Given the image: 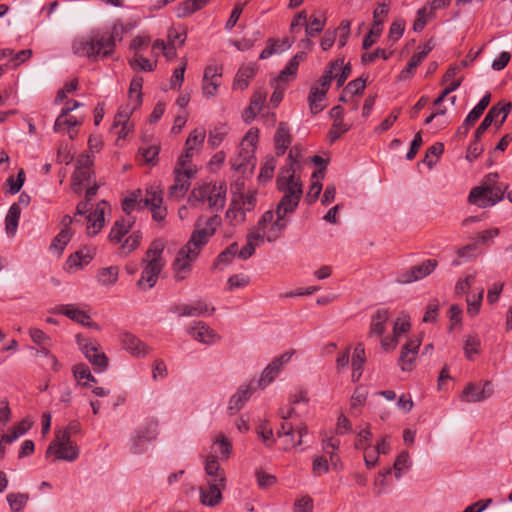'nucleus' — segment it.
<instances>
[{
	"label": "nucleus",
	"instance_id": "f257e3e1",
	"mask_svg": "<svg viewBox=\"0 0 512 512\" xmlns=\"http://www.w3.org/2000/svg\"><path fill=\"white\" fill-rule=\"evenodd\" d=\"M124 32L120 20L114 21L109 27L93 29L89 37L73 41V52L91 61L109 58L114 54L117 42L122 41Z\"/></svg>",
	"mask_w": 512,
	"mask_h": 512
},
{
	"label": "nucleus",
	"instance_id": "f03ea898",
	"mask_svg": "<svg viewBox=\"0 0 512 512\" xmlns=\"http://www.w3.org/2000/svg\"><path fill=\"white\" fill-rule=\"evenodd\" d=\"M505 189L498 185V174L490 173L483 178L479 186L470 190L468 202L479 208L494 206L503 199Z\"/></svg>",
	"mask_w": 512,
	"mask_h": 512
},
{
	"label": "nucleus",
	"instance_id": "7ed1b4c3",
	"mask_svg": "<svg viewBox=\"0 0 512 512\" xmlns=\"http://www.w3.org/2000/svg\"><path fill=\"white\" fill-rule=\"evenodd\" d=\"M226 193L225 183H202L192 189L188 197V204L196 207L198 204L207 202L210 209L218 212L225 206Z\"/></svg>",
	"mask_w": 512,
	"mask_h": 512
},
{
	"label": "nucleus",
	"instance_id": "20e7f679",
	"mask_svg": "<svg viewBox=\"0 0 512 512\" xmlns=\"http://www.w3.org/2000/svg\"><path fill=\"white\" fill-rule=\"evenodd\" d=\"M164 244L160 240H154L148 250L143 262L146 263L140 279L137 281V286L141 289L152 288L157 281V278L164 267L162 253Z\"/></svg>",
	"mask_w": 512,
	"mask_h": 512
},
{
	"label": "nucleus",
	"instance_id": "39448f33",
	"mask_svg": "<svg viewBox=\"0 0 512 512\" xmlns=\"http://www.w3.org/2000/svg\"><path fill=\"white\" fill-rule=\"evenodd\" d=\"M201 249L188 240L178 252L173 261L172 269L176 281H183L192 270V264L198 258Z\"/></svg>",
	"mask_w": 512,
	"mask_h": 512
},
{
	"label": "nucleus",
	"instance_id": "423d86ee",
	"mask_svg": "<svg viewBox=\"0 0 512 512\" xmlns=\"http://www.w3.org/2000/svg\"><path fill=\"white\" fill-rule=\"evenodd\" d=\"M221 224L222 219L218 215H213L207 219H205L203 216L198 217L189 241L191 244H194L202 249L208 243L210 237L214 235L217 228L221 226Z\"/></svg>",
	"mask_w": 512,
	"mask_h": 512
},
{
	"label": "nucleus",
	"instance_id": "0eeeda50",
	"mask_svg": "<svg viewBox=\"0 0 512 512\" xmlns=\"http://www.w3.org/2000/svg\"><path fill=\"white\" fill-rule=\"evenodd\" d=\"M276 184L277 189L282 192L283 195L302 198V182L300 178L296 176V170L293 168V163L280 170Z\"/></svg>",
	"mask_w": 512,
	"mask_h": 512
},
{
	"label": "nucleus",
	"instance_id": "6e6552de",
	"mask_svg": "<svg viewBox=\"0 0 512 512\" xmlns=\"http://www.w3.org/2000/svg\"><path fill=\"white\" fill-rule=\"evenodd\" d=\"M93 159L89 155H80L76 162V168L72 175L71 189L76 194H81L83 187L90 183L93 172L91 167Z\"/></svg>",
	"mask_w": 512,
	"mask_h": 512
},
{
	"label": "nucleus",
	"instance_id": "1a4fd4ad",
	"mask_svg": "<svg viewBox=\"0 0 512 512\" xmlns=\"http://www.w3.org/2000/svg\"><path fill=\"white\" fill-rule=\"evenodd\" d=\"M174 184L169 188V197L175 200L183 198L190 187V179L196 174V168L189 166L182 171L180 168L174 169Z\"/></svg>",
	"mask_w": 512,
	"mask_h": 512
},
{
	"label": "nucleus",
	"instance_id": "9d476101",
	"mask_svg": "<svg viewBox=\"0 0 512 512\" xmlns=\"http://www.w3.org/2000/svg\"><path fill=\"white\" fill-rule=\"evenodd\" d=\"M230 162L234 170L242 174L252 173L256 165L254 148L239 145L237 155Z\"/></svg>",
	"mask_w": 512,
	"mask_h": 512
},
{
	"label": "nucleus",
	"instance_id": "9b49d317",
	"mask_svg": "<svg viewBox=\"0 0 512 512\" xmlns=\"http://www.w3.org/2000/svg\"><path fill=\"white\" fill-rule=\"evenodd\" d=\"M158 422L156 420L148 421L142 428L137 430L132 438V452L140 454L145 451L144 443L156 439Z\"/></svg>",
	"mask_w": 512,
	"mask_h": 512
},
{
	"label": "nucleus",
	"instance_id": "f8f14e48",
	"mask_svg": "<svg viewBox=\"0 0 512 512\" xmlns=\"http://www.w3.org/2000/svg\"><path fill=\"white\" fill-rule=\"evenodd\" d=\"M437 264V261L434 259L425 260L419 265L412 266L407 272L403 273L399 281L401 283H411L423 279L435 270Z\"/></svg>",
	"mask_w": 512,
	"mask_h": 512
},
{
	"label": "nucleus",
	"instance_id": "ddd939ff",
	"mask_svg": "<svg viewBox=\"0 0 512 512\" xmlns=\"http://www.w3.org/2000/svg\"><path fill=\"white\" fill-rule=\"evenodd\" d=\"M294 351H289L282 354L280 357L273 360L262 372L261 378L259 379V386L264 388L270 384L277 374L279 373L282 366L288 363L293 356Z\"/></svg>",
	"mask_w": 512,
	"mask_h": 512
},
{
	"label": "nucleus",
	"instance_id": "4468645a",
	"mask_svg": "<svg viewBox=\"0 0 512 512\" xmlns=\"http://www.w3.org/2000/svg\"><path fill=\"white\" fill-rule=\"evenodd\" d=\"M273 218L274 212L272 210L266 211L259 219L257 226L248 232L246 236V241L250 242L256 247L263 244L267 236L265 233L266 225L271 223L273 221Z\"/></svg>",
	"mask_w": 512,
	"mask_h": 512
},
{
	"label": "nucleus",
	"instance_id": "2eb2a0df",
	"mask_svg": "<svg viewBox=\"0 0 512 512\" xmlns=\"http://www.w3.org/2000/svg\"><path fill=\"white\" fill-rule=\"evenodd\" d=\"M226 483L221 485L217 482L207 481L206 487H200V501L203 505L214 507L222 500V490Z\"/></svg>",
	"mask_w": 512,
	"mask_h": 512
},
{
	"label": "nucleus",
	"instance_id": "dca6fc26",
	"mask_svg": "<svg viewBox=\"0 0 512 512\" xmlns=\"http://www.w3.org/2000/svg\"><path fill=\"white\" fill-rule=\"evenodd\" d=\"M122 347L135 357H144L150 352V348L130 332H123L120 335Z\"/></svg>",
	"mask_w": 512,
	"mask_h": 512
},
{
	"label": "nucleus",
	"instance_id": "f3484780",
	"mask_svg": "<svg viewBox=\"0 0 512 512\" xmlns=\"http://www.w3.org/2000/svg\"><path fill=\"white\" fill-rule=\"evenodd\" d=\"M188 332L193 339L207 345L213 344L220 339V336L202 321L196 322L189 328Z\"/></svg>",
	"mask_w": 512,
	"mask_h": 512
},
{
	"label": "nucleus",
	"instance_id": "a211bd4d",
	"mask_svg": "<svg viewBox=\"0 0 512 512\" xmlns=\"http://www.w3.org/2000/svg\"><path fill=\"white\" fill-rule=\"evenodd\" d=\"M171 311L176 313L178 316H200L206 313L212 314L215 311V308H209L205 302L197 301L190 305H175L171 308Z\"/></svg>",
	"mask_w": 512,
	"mask_h": 512
},
{
	"label": "nucleus",
	"instance_id": "6ab92c4d",
	"mask_svg": "<svg viewBox=\"0 0 512 512\" xmlns=\"http://www.w3.org/2000/svg\"><path fill=\"white\" fill-rule=\"evenodd\" d=\"M106 206L107 202L102 200L97 204L95 211L92 214L88 215L87 233L89 235L95 236L104 226V214Z\"/></svg>",
	"mask_w": 512,
	"mask_h": 512
},
{
	"label": "nucleus",
	"instance_id": "aec40b11",
	"mask_svg": "<svg viewBox=\"0 0 512 512\" xmlns=\"http://www.w3.org/2000/svg\"><path fill=\"white\" fill-rule=\"evenodd\" d=\"M390 318V312L386 308H380L371 316L369 337H380L385 332L386 323Z\"/></svg>",
	"mask_w": 512,
	"mask_h": 512
},
{
	"label": "nucleus",
	"instance_id": "412c9836",
	"mask_svg": "<svg viewBox=\"0 0 512 512\" xmlns=\"http://www.w3.org/2000/svg\"><path fill=\"white\" fill-rule=\"evenodd\" d=\"M292 137L287 123L280 122L274 135L275 151L278 156L284 155L290 146Z\"/></svg>",
	"mask_w": 512,
	"mask_h": 512
},
{
	"label": "nucleus",
	"instance_id": "4be33fe9",
	"mask_svg": "<svg viewBox=\"0 0 512 512\" xmlns=\"http://www.w3.org/2000/svg\"><path fill=\"white\" fill-rule=\"evenodd\" d=\"M205 472L208 476L207 481L217 482L221 485L226 483V476L224 470L220 467L219 462L217 460V456L210 455L207 456L205 460Z\"/></svg>",
	"mask_w": 512,
	"mask_h": 512
},
{
	"label": "nucleus",
	"instance_id": "5701e85b",
	"mask_svg": "<svg viewBox=\"0 0 512 512\" xmlns=\"http://www.w3.org/2000/svg\"><path fill=\"white\" fill-rule=\"evenodd\" d=\"M56 311L58 313H61L65 316H67L69 319H71L77 323H80L84 326L91 325L89 322L90 316L85 311L78 309L74 305H71V304L60 305L56 308Z\"/></svg>",
	"mask_w": 512,
	"mask_h": 512
},
{
	"label": "nucleus",
	"instance_id": "b1692460",
	"mask_svg": "<svg viewBox=\"0 0 512 512\" xmlns=\"http://www.w3.org/2000/svg\"><path fill=\"white\" fill-rule=\"evenodd\" d=\"M276 220L273 219L271 226L267 232L266 240L268 242H274L281 237L282 233L286 229L289 220L286 218V214L276 212Z\"/></svg>",
	"mask_w": 512,
	"mask_h": 512
},
{
	"label": "nucleus",
	"instance_id": "393cba45",
	"mask_svg": "<svg viewBox=\"0 0 512 512\" xmlns=\"http://www.w3.org/2000/svg\"><path fill=\"white\" fill-rule=\"evenodd\" d=\"M252 391L249 386H241L238 391L230 398L228 411L231 414L238 412L250 398Z\"/></svg>",
	"mask_w": 512,
	"mask_h": 512
},
{
	"label": "nucleus",
	"instance_id": "a878e982",
	"mask_svg": "<svg viewBox=\"0 0 512 512\" xmlns=\"http://www.w3.org/2000/svg\"><path fill=\"white\" fill-rule=\"evenodd\" d=\"M366 361L365 348L363 343H358L352 356V380L358 381L362 375L363 365Z\"/></svg>",
	"mask_w": 512,
	"mask_h": 512
},
{
	"label": "nucleus",
	"instance_id": "bb28decb",
	"mask_svg": "<svg viewBox=\"0 0 512 512\" xmlns=\"http://www.w3.org/2000/svg\"><path fill=\"white\" fill-rule=\"evenodd\" d=\"M206 137V132L202 128H196L190 132L185 142V149L194 154L200 152Z\"/></svg>",
	"mask_w": 512,
	"mask_h": 512
},
{
	"label": "nucleus",
	"instance_id": "cd10ccee",
	"mask_svg": "<svg viewBox=\"0 0 512 512\" xmlns=\"http://www.w3.org/2000/svg\"><path fill=\"white\" fill-rule=\"evenodd\" d=\"M133 222L130 220L119 219L116 220L109 233V240L114 243H119L122 238L130 231Z\"/></svg>",
	"mask_w": 512,
	"mask_h": 512
},
{
	"label": "nucleus",
	"instance_id": "c85d7f7f",
	"mask_svg": "<svg viewBox=\"0 0 512 512\" xmlns=\"http://www.w3.org/2000/svg\"><path fill=\"white\" fill-rule=\"evenodd\" d=\"M20 215L21 208L19 204L13 203L5 218V229L8 235L14 236L16 234Z\"/></svg>",
	"mask_w": 512,
	"mask_h": 512
},
{
	"label": "nucleus",
	"instance_id": "c756f323",
	"mask_svg": "<svg viewBox=\"0 0 512 512\" xmlns=\"http://www.w3.org/2000/svg\"><path fill=\"white\" fill-rule=\"evenodd\" d=\"M52 453L56 455V460L74 461L79 456V448L74 443L57 445Z\"/></svg>",
	"mask_w": 512,
	"mask_h": 512
},
{
	"label": "nucleus",
	"instance_id": "7c9ffc66",
	"mask_svg": "<svg viewBox=\"0 0 512 512\" xmlns=\"http://www.w3.org/2000/svg\"><path fill=\"white\" fill-rule=\"evenodd\" d=\"M255 75V69L251 65L242 66L238 70L235 80L233 82V88L236 90H245L249 85V80Z\"/></svg>",
	"mask_w": 512,
	"mask_h": 512
},
{
	"label": "nucleus",
	"instance_id": "2f4dec72",
	"mask_svg": "<svg viewBox=\"0 0 512 512\" xmlns=\"http://www.w3.org/2000/svg\"><path fill=\"white\" fill-rule=\"evenodd\" d=\"M327 93L322 91L318 85H313L308 95V103L312 114H318L324 109V106L320 104L325 98Z\"/></svg>",
	"mask_w": 512,
	"mask_h": 512
},
{
	"label": "nucleus",
	"instance_id": "473e14b6",
	"mask_svg": "<svg viewBox=\"0 0 512 512\" xmlns=\"http://www.w3.org/2000/svg\"><path fill=\"white\" fill-rule=\"evenodd\" d=\"M290 46H291V43L288 39H285L281 43H279L278 40H276L274 38H270V39H268L267 46L262 50L259 58L267 59L275 53H280V52L285 51L286 49L290 48Z\"/></svg>",
	"mask_w": 512,
	"mask_h": 512
},
{
	"label": "nucleus",
	"instance_id": "72a5a7b5",
	"mask_svg": "<svg viewBox=\"0 0 512 512\" xmlns=\"http://www.w3.org/2000/svg\"><path fill=\"white\" fill-rule=\"evenodd\" d=\"M343 59H336L331 62L328 69H326L323 75L320 78L319 83L317 84L322 91L325 93L328 92V89L331 85V81L334 78V70L338 69V67L342 66Z\"/></svg>",
	"mask_w": 512,
	"mask_h": 512
},
{
	"label": "nucleus",
	"instance_id": "f704fd0d",
	"mask_svg": "<svg viewBox=\"0 0 512 512\" xmlns=\"http://www.w3.org/2000/svg\"><path fill=\"white\" fill-rule=\"evenodd\" d=\"M119 268L117 266H109L99 270L98 281L104 286H112L118 280Z\"/></svg>",
	"mask_w": 512,
	"mask_h": 512
},
{
	"label": "nucleus",
	"instance_id": "c9c22d12",
	"mask_svg": "<svg viewBox=\"0 0 512 512\" xmlns=\"http://www.w3.org/2000/svg\"><path fill=\"white\" fill-rule=\"evenodd\" d=\"M301 198L283 195L281 200L276 206V212H280L282 214H292L298 207Z\"/></svg>",
	"mask_w": 512,
	"mask_h": 512
},
{
	"label": "nucleus",
	"instance_id": "e433bc0d",
	"mask_svg": "<svg viewBox=\"0 0 512 512\" xmlns=\"http://www.w3.org/2000/svg\"><path fill=\"white\" fill-rule=\"evenodd\" d=\"M73 374L74 377L79 381L83 379L86 380L85 382L82 383L84 387H92L93 383L97 382L95 377L91 374L89 367L85 364L75 365L73 367Z\"/></svg>",
	"mask_w": 512,
	"mask_h": 512
},
{
	"label": "nucleus",
	"instance_id": "4c0bfd02",
	"mask_svg": "<svg viewBox=\"0 0 512 512\" xmlns=\"http://www.w3.org/2000/svg\"><path fill=\"white\" fill-rule=\"evenodd\" d=\"M7 502L12 512H20L26 506L29 495L26 493H9L6 496Z\"/></svg>",
	"mask_w": 512,
	"mask_h": 512
},
{
	"label": "nucleus",
	"instance_id": "58836bf2",
	"mask_svg": "<svg viewBox=\"0 0 512 512\" xmlns=\"http://www.w3.org/2000/svg\"><path fill=\"white\" fill-rule=\"evenodd\" d=\"M72 236L71 229H62L52 240L50 250H56L59 254L63 252Z\"/></svg>",
	"mask_w": 512,
	"mask_h": 512
},
{
	"label": "nucleus",
	"instance_id": "ea45409f",
	"mask_svg": "<svg viewBox=\"0 0 512 512\" xmlns=\"http://www.w3.org/2000/svg\"><path fill=\"white\" fill-rule=\"evenodd\" d=\"M30 426V422L23 420L13 426L9 433L2 435V439H4V442L11 444L20 436L24 435L29 430Z\"/></svg>",
	"mask_w": 512,
	"mask_h": 512
},
{
	"label": "nucleus",
	"instance_id": "a19ab883",
	"mask_svg": "<svg viewBox=\"0 0 512 512\" xmlns=\"http://www.w3.org/2000/svg\"><path fill=\"white\" fill-rule=\"evenodd\" d=\"M77 342L80 346L81 351L88 360L101 351L99 343L95 340L88 338L81 339L80 336H77Z\"/></svg>",
	"mask_w": 512,
	"mask_h": 512
},
{
	"label": "nucleus",
	"instance_id": "79ce46f5",
	"mask_svg": "<svg viewBox=\"0 0 512 512\" xmlns=\"http://www.w3.org/2000/svg\"><path fill=\"white\" fill-rule=\"evenodd\" d=\"M83 120H78L74 116H62V111L56 118V121L54 123L53 130L54 132L58 133L64 130V128H74L77 126H80L82 124Z\"/></svg>",
	"mask_w": 512,
	"mask_h": 512
},
{
	"label": "nucleus",
	"instance_id": "37998d69",
	"mask_svg": "<svg viewBox=\"0 0 512 512\" xmlns=\"http://www.w3.org/2000/svg\"><path fill=\"white\" fill-rule=\"evenodd\" d=\"M326 24L325 17L310 16L309 22L305 25V32L308 37H313L323 31Z\"/></svg>",
	"mask_w": 512,
	"mask_h": 512
},
{
	"label": "nucleus",
	"instance_id": "c03bdc74",
	"mask_svg": "<svg viewBox=\"0 0 512 512\" xmlns=\"http://www.w3.org/2000/svg\"><path fill=\"white\" fill-rule=\"evenodd\" d=\"M372 438H373V434L370 431L369 425H367L365 428L361 429L357 433L356 441L354 444L355 448L367 451L371 447Z\"/></svg>",
	"mask_w": 512,
	"mask_h": 512
},
{
	"label": "nucleus",
	"instance_id": "a18cd8bd",
	"mask_svg": "<svg viewBox=\"0 0 512 512\" xmlns=\"http://www.w3.org/2000/svg\"><path fill=\"white\" fill-rule=\"evenodd\" d=\"M481 341L477 335H469L464 344V354L467 359L473 360L474 355L480 352Z\"/></svg>",
	"mask_w": 512,
	"mask_h": 512
},
{
	"label": "nucleus",
	"instance_id": "49530a36",
	"mask_svg": "<svg viewBox=\"0 0 512 512\" xmlns=\"http://www.w3.org/2000/svg\"><path fill=\"white\" fill-rule=\"evenodd\" d=\"M382 25H383V21H377L376 23H372V27H371L370 31L363 39V42H362L363 49L366 50V49L370 48L377 41V39L380 37L382 30H383Z\"/></svg>",
	"mask_w": 512,
	"mask_h": 512
},
{
	"label": "nucleus",
	"instance_id": "de8ad7c7",
	"mask_svg": "<svg viewBox=\"0 0 512 512\" xmlns=\"http://www.w3.org/2000/svg\"><path fill=\"white\" fill-rule=\"evenodd\" d=\"M163 204V197L161 191H157L153 188L146 191V195L142 198L143 209H151L153 207Z\"/></svg>",
	"mask_w": 512,
	"mask_h": 512
},
{
	"label": "nucleus",
	"instance_id": "09e8293b",
	"mask_svg": "<svg viewBox=\"0 0 512 512\" xmlns=\"http://www.w3.org/2000/svg\"><path fill=\"white\" fill-rule=\"evenodd\" d=\"M266 93L263 91H255L251 97L250 105L247 108V112H251V116L255 117L259 113L266 101Z\"/></svg>",
	"mask_w": 512,
	"mask_h": 512
},
{
	"label": "nucleus",
	"instance_id": "8fccbe9b",
	"mask_svg": "<svg viewBox=\"0 0 512 512\" xmlns=\"http://www.w3.org/2000/svg\"><path fill=\"white\" fill-rule=\"evenodd\" d=\"M71 436L72 435L65 428L61 429V430H57L55 432L54 440L49 444V446L47 448L46 456L48 457L50 454H52V451L55 449V447H57V445L73 443L70 440Z\"/></svg>",
	"mask_w": 512,
	"mask_h": 512
},
{
	"label": "nucleus",
	"instance_id": "3c124183",
	"mask_svg": "<svg viewBox=\"0 0 512 512\" xmlns=\"http://www.w3.org/2000/svg\"><path fill=\"white\" fill-rule=\"evenodd\" d=\"M93 256L89 250H79L72 254L68 263L70 267H82L85 264H88L92 260Z\"/></svg>",
	"mask_w": 512,
	"mask_h": 512
},
{
	"label": "nucleus",
	"instance_id": "603ef678",
	"mask_svg": "<svg viewBox=\"0 0 512 512\" xmlns=\"http://www.w3.org/2000/svg\"><path fill=\"white\" fill-rule=\"evenodd\" d=\"M424 60L423 54L415 53L411 59L408 61L406 67L399 74L400 80H406L410 78L413 74L414 70L420 65V63Z\"/></svg>",
	"mask_w": 512,
	"mask_h": 512
},
{
	"label": "nucleus",
	"instance_id": "864d4df0",
	"mask_svg": "<svg viewBox=\"0 0 512 512\" xmlns=\"http://www.w3.org/2000/svg\"><path fill=\"white\" fill-rule=\"evenodd\" d=\"M167 37L169 44L175 45V42L178 41L179 45L182 46L187 38V29L185 27L176 28L172 26L168 30Z\"/></svg>",
	"mask_w": 512,
	"mask_h": 512
},
{
	"label": "nucleus",
	"instance_id": "5fc2aeb1",
	"mask_svg": "<svg viewBox=\"0 0 512 512\" xmlns=\"http://www.w3.org/2000/svg\"><path fill=\"white\" fill-rule=\"evenodd\" d=\"M214 445L217 447L216 452L219 454V456L222 459L227 460L232 451V445L228 438L224 435H220L219 438H217L214 442Z\"/></svg>",
	"mask_w": 512,
	"mask_h": 512
},
{
	"label": "nucleus",
	"instance_id": "6e6d98bb",
	"mask_svg": "<svg viewBox=\"0 0 512 512\" xmlns=\"http://www.w3.org/2000/svg\"><path fill=\"white\" fill-rule=\"evenodd\" d=\"M483 294H484V291L483 289L479 291V293L477 294H474L470 297L467 298V313L471 316V317H474L476 316L478 313H479V310H480V307H481V303H482V300H483Z\"/></svg>",
	"mask_w": 512,
	"mask_h": 512
},
{
	"label": "nucleus",
	"instance_id": "4d7b16f0",
	"mask_svg": "<svg viewBox=\"0 0 512 512\" xmlns=\"http://www.w3.org/2000/svg\"><path fill=\"white\" fill-rule=\"evenodd\" d=\"M142 86H143V78L141 76H135L129 86V96L133 97L135 94V106H139L142 103Z\"/></svg>",
	"mask_w": 512,
	"mask_h": 512
},
{
	"label": "nucleus",
	"instance_id": "13d9d810",
	"mask_svg": "<svg viewBox=\"0 0 512 512\" xmlns=\"http://www.w3.org/2000/svg\"><path fill=\"white\" fill-rule=\"evenodd\" d=\"M226 218L229 219L233 224L243 223L246 219L244 208L237 206L233 203L226 211Z\"/></svg>",
	"mask_w": 512,
	"mask_h": 512
},
{
	"label": "nucleus",
	"instance_id": "bf43d9fd",
	"mask_svg": "<svg viewBox=\"0 0 512 512\" xmlns=\"http://www.w3.org/2000/svg\"><path fill=\"white\" fill-rule=\"evenodd\" d=\"M392 55V51H387L385 49L377 48L375 51L371 53H364L361 56V62L363 64L373 63L377 58H382L383 60H388Z\"/></svg>",
	"mask_w": 512,
	"mask_h": 512
},
{
	"label": "nucleus",
	"instance_id": "052dcab7",
	"mask_svg": "<svg viewBox=\"0 0 512 512\" xmlns=\"http://www.w3.org/2000/svg\"><path fill=\"white\" fill-rule=\"evenodd\" d=\"M142 234L140 231L133 232L121 245V250L125 252L126 255L134 251L141 243Z\"/></svg>",
	"mask_w": 512,
	"mask_h": 512
},
{
	"label": "nucleus",
	"instance_id": "680f3d73",
	"mask_svg": "<svg viewBox=\"0 0 512 512\" xmlns=\"http://www.w3.org/2000/svg\"><path fill=\"white\" fill-rule=\"evenodd\" d=\"M411 328L410 318L407 315L399 316L393 326V334L399 339V337L408 332Z\"/></svg>",
	"mask_w": 512,
	"mask_h": 512
},
{
	"label": "nucleus",
	"instance_id": "e2e57ef3",
	"mask_svg": "<svg viewBox=\"0 0 512 512\" xmlns=\"http://www.w3.org/2000/svg\"><path fill=\"white\" fill-rule=\"evenodd\" d=\"M275 168L276 160L273 157L267 158L260 169L258 178L263 181L271 180L273 178Z\"/></svg>",
	"mask_w": 512,
	"mask_h": 512
},
{
	"label": "nucleus",
	"instance_id": "0e129e2a",
	"mask_svg": "<svg viewBox=\"0 0 512 512\" xmlns=\"http://www.w3.org/2000/svg\"><path fill=\"white\" fill-rule=\"evenodd\" d=\"M187 66V60L183 59L182 65L173 71L170 86L171 89H179L184 81V74Z\"/></svg>",
	"mask_w": 512,
	"mask_h": 512
},
{
	"label": "nucleus",
	"instance_id": "69168bd1",
	"mask_svg": "<svg viewBox=\"0 0 512 512\" xmlns=\"http://www.w3.org/2000/svg\"><path fill=\"white\" fill-rule=\"evenodd\" d=\"M226 134H227V131H226L225 127H215L213 130H211L209 132L208 144L212 148L218 147L224 140Z\"/></svg>",
	"mask_w": 512,
	"mask_h": 512
},
{
	"label": "nucleus",
	"instance_id": "338daca9",
	"mask_svg": "<svg viewBox=\"0 0 512 512\" xmlns=\"http://www.w3.org/2000/svg\"><path fill=\"white\" fill-rule=\"evenodd\" d=\"M349 127L343 122V120L334 121L331 129L328 132V138L331 143L335 142L340 138L342 134L347 132Z\"/></svg>",
	"mask_w": 512,
	"mask_h": 512
},
{
	"label": "nucleus",
	"instance_id": "774afa93",
	"mask_svg": "<svg viewBox=\"0 0 512 512\" xmlns=\"http://www.w3.org/2000/svg\"><path fill=\"white\" fill-rule=\"evenodd\" d=\"M160 148L156 145L142 147L139 149V153L144 158L145 162L150 165H155L157 163V156L159 154Z\"/></svg>",
	"mask_w": 512,
	"mask_h": 512
}]
</instances>
